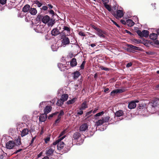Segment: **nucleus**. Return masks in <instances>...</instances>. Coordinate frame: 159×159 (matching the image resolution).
Returning a JSON list of instances; mask_svg holds the SVG:
<instances>
[{
    "instance_id": "2",
    "label": "nucleus",
    "mask_w": 159,
    "mask_h": 159,
    "mask_svg": "<svg viewBox=\"0 0 159 159\" xmlns=\"http://www.w3.org/2000/svg\"><path fill=\"white\" fill-rule=\"evenodd\" d=\"M66 137V135H64L61 138H58L55 141H57V147L58 150H61L63 149L65 145V144L61 141L63 139Z\"/></svg>"
},
{
    "instance_id": "63",
    "label": "nucleus",
    "mask_w": 159,
    "mask_h": 159,
    "mask_svg": "<svg viewBox=\"0 0 159 159\" xmlns=\"http://www.w3.org/2000/svg\"><path fill=\"white\" fill-rule=\"evenodd\" d=\"M92 27L95 30H97V31H98L99 30V28H98L97 27H96L94 25H93Z\"/></svg>"
},
{
    "instance_id": "60",
    "label": "nucleus",
    "mask_w": 159,
    "mask_h": 159,
    "mask_svg": "<svg viewBox=\"0 0 159 159\" xmlns=\"http://www.w3.org/2000/svg\"><path fill=\"white\" fill-rule=\"evenodd\" d=\"M58 115L61 116L63 115H64V112L62 110H61L60 111V112Z\"/></svg>"
},
{
    "instance_id": "38",
    "label": "nucleus",
    "mask_w": 159,
    "mask_h": 159,
    "mask_svg": "<svg viewBox=\"0 0 159 159\" xmlns=\"http://www.w3.org/2000/svg\"><path fill=\"white\" fill-rule=\"evenodd\" d=\"M16 145H20L21 144V142L20 141V138L19 137L16 140Z\"/></svg>"
},
{
    "instance_id": "13",
    "label": "nucleus",
    "mask_w": 159,
    "mask_h": 159,
    "mask_svg": "<svg viewBox=\"0 0 159 159\" xmlns=\"http://www.w3.org/2000/svg\"><path fill=\"white\" fill-rule=\"evenodd\" d=\"M52 109V107L50 105L46 106L43 110L44 113L47 115L51 111Z\"/></svg>"
},
{
    "instance_id": "33",
    "label": "nucleus",
    "mask_w": 159,
    "mask_h": 159,
    "mask_svg": "<svg viewBox=\"0 0 159 159\" xmlns=\"http://www.w3.org/2000/svg\"><path fill=\"white\" fill-rule=\"evenodd\" d=\"M117 93H121L124 92H125L127 90V89H126L125 87H123L121 89H117Z\"/></svg>"
},
{
    "instance_id": "50",
    "label": "nucleus",
    "mask_w": 159,
    "mask_h": 159,
    "mask_svg": "<svg viewBox=\"0 0 159 159\" xmlns=\"http://www.w3.org/2000/svg\"><path fill=\"white\" fill-rule=\"evenodd\" d=\"M79 34L82 36H85V34L84 33V32L81 31H80L79 33Z\"/></svg>"
},
{
    "instance_id": "42",
    "label": "nucleus",
    "mask_w": 159,
    "mask_h": 159,
    "mask_svg": "<svg viewBox=\"0 0 159 159\" xmlns=\"http://www.w3.org/2000/svg\"><path fill=\"white\" fill-rule=\"evenodd\" d=\"M66 129H65L64 130H63L62 131L60 134V135L59 136L58 138H61V136H62L64 135L66 133Z\"/></svg>"
},
{
    "instance_id": "28",
    "label": "nucleus",
    "mask_w": 159,
    "mask_h": 159,
    "mask_svg": "<svg viewBox=\"0 0 159 159\" xmlns=\"http://www.w3.org/2000/svg\"><path fill=\"white\" fill-rule=\"evenodd\" d=\"M37 27L38 29V32H39L41 33H43V32L45 28L43 26L41 25L37 26Z\"/></svg>"
},
{
    "instance_id": "64",
    "label": "nucleus",
    "mask_w": 159,
    "mask_h": 159,
    "mask_svg": "<svg viewBox=\"0 0 159 159\" xmlns=\"http://www.w3.org/2000/svg\"><path fill=\"white\" fill-rule=\"evenodd\" d=\"M134 42L137 43H140L141 41L140 40H137V39H134Z\"/></svg>"
},
{
    "instance_id": "9",
    "label": "nucleus",
    "mask_w": 159,
    "mask_h": 159,
    "mask_svg": "<svg viewBox=\"0 0 159 159\" xmlns=\"http://www.w3.org/2000/svg\"><path fill=\"white\" fill-rule=\"evenodd\" d=\"M61 32L57 28L53 29L51 31V34L52 36H56L57 35L60 34Z\"/></svg>"
},
{
    "instance_id": "17",
    "label": "nucleus",
    "mask_w": 159,
    "mask_h": 159,
    "mask_svg": "<svg viewBox=\"0 0 159 159\" xmlns=\"http://www.w3.org/2000/svg\"><path fill=\"white\" fill-rule=\"evenodd\" d=\"M55 20L56 19H55L54 18V17H52L51 19L50 18V20L48 22V25L49 26H52L53 25L55 22Z\"/></svg>"
},
{
    "instance_id": "15",
    "label": "nucleus",
    "mask_w": 159,
    "mask_h": 159,
    "mask_svg": "<svg viewBox=\"0 0 159 159\" xmlns=\"http://www.w3.org/2000/svg\"><path fill=\"white\" fill-rule=\"evenodd\" d=\"M77 65L76 59L74 58L72 59L70 61V66L71 67L75 66Z\"/></svg>"
},
{
    "instance_id": "49",
    "label": "nucleus",
    "mask_w": 159,
    "mask_h": 159,
    "mask_svg": "<svg viewBox=\"0 0 159 159\" xmlns=\"http://www.w3.org/2000/svg\"><path fill=\"white\" fill-rule=\"evenodd\" d=\"M24 15V14L23 13H22V12L18 13V17H20V18L23 17Z\"/></svg>"
},
{
    "instance_id": "53",
    "label": "nucleus",
    "mask_w": 159,
    "mask_h": 159,
    "mask_svg": "<svg viewBox=\"0 0 159 159\" xmlns=\"http://www.w3.org/2000/svg\"><path fill=\"white\" fill-rule=\"evenodd\" d=\"M60 120L57 119L55 121V122L53 124L54 125H56V124L57 123H58L60 122Z\"/></svg>"
},
{
    "instance_id": "26",
    "label": "nucleus",
    "mask_w": 159,
    "mask_h": 159,
    "mask_svg": "<svg viewBox=\"0 0 159 159\" xmlns=\"http://www.w3.org/2000/svg\"><path fill=\"white\" fill-rule=\"evenodd\" d=\"M68 98V95L67 94H64L62 95L61 99L64 102L67 100Z\"/></svg>"
},
{
    "instance_id": "24",
    "label": "nucleus",
    "mask_w": 159,
    "mask_h": 159,
    "mask_svg": "<svg viewBox=\"0 0 159 159\" xmlns=\"http://www.w3.org/2000/svg\"><path fill=\"white\" fill-rule=\"evenodd\" d=\"M97 34L99 36L102 37V38H105V36L104 35V34H105L104 32L103 31L100 29L99 30L97 31Z\"/></svg>"
},
{
    "instance_id": "22",
    "label": "nucleus",
    "mask_w": 159,
    "mask_h": 159,
    "mask_svg": "<svg viewBox=\"0 0 159 159\" xmlns=\"http://www.w3.org/2000/svg\"><path fill=\"white\" fill-rule=\"evenodd\" d=\"M81 136L80 133L78 132H76L73 135L72 138L74 139H78Z\"/></svg>"
},
{
    "instance_id": "4",
    "label": "nucleus",
    "mask_w": 159,
    "mask_h": 159,
    "mask_svg": "<svg viewBox=\"0 0 159 159\" xmlns=\"http://www.w3.org/2000/svg\"><path fill=\"white\" fill-rule=\"evenodd\" d=\"M150 39L153 41L154 43L157 45H159V41L157 40V34L152 33L149 35Z\"/></svg>"
},
{
    "instance_id": "36",
    "label": "nucleus",
    "mask_w": 159,
    "mask_h": 159,
    "mask_svg": "<svg viewBox=\"0 0 159 159\" xmlns=\"http://www.w3.org/2000/svg\"><path fill=\"white\" fill-rule=\"evenodd\" d=\"M33 2L34 4H36L39 7H40L42 5V4L38 0L34 1Z\"/></svg>"
},
{
    "instance_id": "51",
    "label": "nucleus",
    "mask_w": 159,
    "mask_h": 159,
    "mask_svg": "<svg viewBox=\"0 0 159 159\" xmlns=\"http://www.w3.org/2000/svg\"><path fill=\"white\" fill-rule=\"evenodd\" d=\"M48 9V7L47 6H43L42 7L41 9L44 11H47Z\"/></svg>"
},
{
    "instance_id": "56",
    "label": "nucleus",
    "mask_w": 159,
    "mask_h": 159,
    "mask_svg": "<svg viewBox=\"0 0 159 159\" xmlns=\"http://www.w3.org/2000/svg\"><path fill=\"white\" fill-rule=\"evenodd\" d=\"M132 65V63L131 62H129L126 65V67H129L130 66H131Z\"/></svg>"
},
{
    "instance_id": "44",
    "label": "nucleus",
    "mask_w": 159,
    "mask_h": 159,
    "mask_svg": "<svg viewBox=\"0 0 159 159\" xmlns=\"http://www.w3.org/2000/svg\"><path fill=\"white\" fill-rule=\"evenodd\" d=\"M86 63V61H83L80 67L81 69H84V66Z\"/></svg>"
},
{
    "instance_id": "54",
    "label": "nucleus",
    "mask_w": 159,
    "mask_h": 159,
    "mask_svg": "<svg viewBox=\"0 0 159 159\" xmlns=\"http://www.w3.org/2000/svg\"><path fill=\"white\" fill-rule=\"evenodd\" d=\"M111 21L116 26L119 28L120 27V26L114 20H111Z\"/></svg>"
},
{
    "instance_id": "3",
    "label": "nucleus",
    "mask_w": 159,
    "mask_h": 159,
    "mask_svg": "<svg viewBox=\"0 0 159 159\" xmlns=\"http://www.w3.org/2000/svg\"><path fill=\"white\" fill-rule=\"evenodd\" d=\"M137 34L140 37H145L146 38L148 37L149 35V32L147 30H143L141 31L140 30H138L136 31Z\"/></svg>"
},
{
    "instance_id": "11",
    "label": "nucleus",
    "mask_w": 159,
    "mask_h": 159,
    "mask_svg": "<svg viewBox=\"0 0 159 159\" xmlns=\"http://www.w3.org/2000/svg\"><path fill=\"white\" fill-rule=\"evenodd\" d=\"M88 107V104L86 101H84L81 104V107L79 108L80 110H84Z\"/></svg>"
},
{
    "instance_id": "45",
    "label": "nucleus",
    "mask_w": 159,
    "mask_h": 159,
    "mask_svg": "<svg viewBox=\"0 0 159 159\" xmlns=\"http://www.w3.org/2000/svg\"><path fill=\"white\" fill-rule=\"evenodd\" d=\"M104 113V112L103 111H102L101 112H99L98 113H97L95 115V116H101Z\"/></svg>"
},
{
    "instance_id": "16",
    "label": "nucleus",
    "mask_w": 159,
    "mask_h": 159,
    "mask_svg": "<svg viewBox=\"0 0 159 159\" xmlns=\"http://www.w3.org/2000/svg\"><path fill=\"white\" fill-rule=\"evenodd\" d=\"M30 7L29 4H26L22 8V11L24 12L29 11Z\"/></svg>"
},
{
    "instance_id": "12",
    "label": "nucleus",
    "mask_w": 159,
    "mask_h": 159,
    "mask_svg": "<svg viewBox=\"0 0 159 159\" xmlns=\"http://www.w3.org/2000/svg\"><path fill=\"white\" fill-rule=\"evenodd\" d=\"M58 66L61 71H65L66 70L68 69L67 68L66 66L61 63H58Z\"/></svg>"
},
{
    "instance_id": "62",
    "label": "nucleus",
    "mask_w": 159,
    "mask_h": 159,
    "mask_svg": "<svg viewBox=\"0 0 159 159\" xmlns=\"http://www.w3.org/2000/svg\"><path fill=\"white\" fill-rule=\"evenodd\" d=\"M98 109V107L95 108L93 111H92V112L93 113H95L97 111Z\"/></svg>"
},
{
    "instance_id": "57",
    "label": "nucleus",
    "mask_w": 159,
    "mask_h": 159,
    "mask_svg": "<svg viewBox=\"0 0 159 159\" xmlns=\"http://www.w3.org/2000/svg\"><path fill=\"white\" fill-rule=\"evenodd\" d=\"M47 6L48 7V8L49 9H51L53 7V6L51 4H48L47 5Z\"/></svg>"
},
{
    "instance_id": "7",
    "label": "nucleus",
    "mask_w": 159,
    "mask_h": 159,
    "mask_svg": "<svg viewBox=\"0 0 159 159\" xmlns=\"http://www.w3.org/2000/svg\"><path fill=\"white\" fill-rule=\"evenodd\" d=\"M62 43L65 45L68 44L70 43V40L66 36V35L65 34L64 36L63 35L62 36Z\"/></svg>"
},
{
    "instance_id": "39",
    "label": "nucleus",
    "mask_w": 159,
    "mask_h": 159,
    "mask_svg": "<svg viewBox=\"0 0 159 159\" xmlns=\"http://www.w3.org/2000/svg\"><path fill=\"white\" fill-rule=\"evenodd\" d=\"M104 6L105 8L109 11H111V7L107 4H104Z\"/></svg>"
},
{
    "instance_id": "31",
    "label": "nucleus",
    "mask_w": 159,
    "mask_h": 159,
    "mask_svg": "<svg viewBox=\"0 0 159 159\" xmlns=\"http://www.w3.org/2000/svg\"><path fill=\"white\" fill-rule=\"evenodd\" d=\"M64 101L60 98V99L58 100L57 102L56 103V104L58 106L61 107L63 104L64 103Z\"/></svg>"
},
{
    "instance_id": "14",
    "label": "nucleus",
    "mask_w": 159,
    "mask_h": 159,
    "mask_svg": "<svg viewBox=\"0 0 159 159\" xmlns=\"http://www.w3.org/2000/svg\"><path fill=\"white\" fill-rule=\"evenodd\" d=\"M63 30L61 32V33H62L64 31H66L67 35H70V27L69 26H64L63 27Z\"/></svg>"
},
{
    "instance_id": "18",
    "label": "nucleus",
    "mask_w": 159,
    "mask_h": 159,
    "mask_svg": "<svg viewBox=\"0 0 159 159\" xmlns=\"http://www.w3.org/2000/svg\"><path fill=\"white\" fill-rule=\"evenodd\" d=\"M29 132V130H28V129L27 128L24 129L22 130L21 132V136L22 137H23L25 136L28 134Z\"/></svg>"
},
{
    "instance_id": "35",
    "label": "nucleus",
    "mask_w": 159,
    "mask_h": 159,
    "mask_svg": "<svg viewBox=\"0 0 159 159\" xmlns=\"http://www.w3.org/2000/svg\"><path fill=\"white\" fill-rule=\"evenodd\" d=\"M59 113L58 112H56L50 115L48 117V119L50 120L54 116L57 115Z\"/></svg>"
},
{
    "instance_id": "23",
    "label": "nucleus",
    "mask_w": 159,
    "mask_h": 159,
    "mask_svg": "<svg viewBox=\"0 0 159 159\" xmlns=\"http://www.w3.org/2000/svg\"><path fill=\"white\" fill-rule=\"evenodd\" d=\"M29 12L31 15H35L37 13V11L35 8L30 7L29 11Z\"/></svg>"
},
{
    "instance_id": "52",
    "label": "nucleus",
    "mask_w": 159,
    "mask_h": 159,
    "mask_svg": "<svg viewBox=\"0 0 159 159\" xmlns=\"http://www.w3.org/2000/svg\"><path fill=\"white\" fill-rule=\"evenodd\" d=\"M35 139H36V137H34L32 138V139L31 143L30 144V146L32 145V144L33 143Z\"/></svg>"
},
{
    "instance_id": "37",
    "label": "nucleus",
    "mask_w": 159,
    "mask_h": 159,
    "mask_svg": "<svg viewBox=\"0 0 159 159\" xmlns=\"http://www.w3.org/2000/svg\"><path fill=\"white\" fill-rule=\"evenodd\" d=\"M110 119V117L108 116H106L104 118H102L104 123H105V122H108Z\"/></svg>"
},
{
    "instance_id": "25",
    "label": "nucleus",
    "mask_w": 159,
    "mask_h": 159,
    "mask_svg": "<svg viewBox=\"0 0 159 159\" xmlns=\"http://www.w3.org/2000/svg\"><path fill=\"white\" fill-rule=\"evenodd\" d=\"M73 74H74L73 79L74 80H76L80 75V72L77 71L74 72Z\"/></svg>"
},
{
    "instance_id": "27",
    "label": "nucleus",
    "mask_w": 159,
    "mask_h": 159,
    "mask_svg": "<svg viewBox=\"0 0 159 159\" xmlns=\"http://www.w3.org/2000/svg\"><path fill=\"white\" fill-rule=\"evenodd\" d=\"M77 98H74L72 99L69 100L68 101H67L66 102V103L68 105L73 104L75 102V101L77 100Z\"/></svg>"
},
{
    "instance_id": "10",
    "label": "nucleus",
    "mask_w": 159,
    "mask_h": 159,
    "mask_svg": "<svg viewBox=\"0 0 159 159\" xmlns=\"http://www.w3.org/2000/svg\"><path fill=\"white\" fill-rule=\"evenodd\" d=\"M47 118V115L46 114L43 113L40 115L39 117V121L41 122H44Z\"/></svg>"
},
{
    "instance_id": "43",
    "label": "nucleus",
    "mask_w": 159,
    "mask_h": 159,
    "mask_svg": "<svg viewBox=\"0 0 159 159\" xmlns=\"http://www.w3.org/2000/svg\"><path fill=\"white\" fill-rule=\"evenodd\" d=\"M117 89L113 90L111 93V95L112 96L114 95L115 94H117Z\"/></svg>"
},
{
    "instance_id": "20",
    "label": "nucleus",
    "mask_w": 159,
    "mask_h": 159,
    "mask_svg": "<svg viewBox=\"0 0 159 159\" xmlns=\"http://www.w3.org/2000/svg\"><path fill=\"white\" fill-rule=\"evenodd\" d=\"M134 24V23L131 19H128L126 20V25L129 27L133 26Z\"/></svg>"
},
{
    "instance_id": "59",
    "label": "nucleus",
    "mask_w": 159,
    "mask_h": 159,
    "mask_svg": "<svg viewBox=\"0 0 159 159\" xmlns=\"http://www.w3.org/2000/svg\"><path fill=\"white\" fill-rule=\"evenodd\" d=\"M92 112V110H91L90 111H88L87 112L86 114V116H88L91 114Z\"/></svg>"
},
{
    "instance_id": "34",
    "label": "nucleus",
    "mask_w": 159,
    "mask_h": 159,
    "mask_svg": "<svg viewBox=\"0 0 159 159\" xmlns=\"http://www.w3.org/2000/svg\"><path fill=\"white\" fill-rule=\"evenodd\" d=\"M104 123L102 119L98 120L97 122H96V125L97 126H99L102 125Z\"/></svg>"
},
{
    "instance_id": "6",
    "label": "nucleus",
    "mask_w": 159,
    "mask_h": 159,
    "mask_svg": "<svg viewBox=\"0 0 159 159\" xmlns=\"http://www.w3.org/2000/svg\"><path fill=\"white\" fill-rule=\"evenodd\" d=\"M15 143L12 141H9L6 144V147L8 149H11L13 148L15 146Z\"/></svg>"
},
{
    "instance_id": "30",
    "label": "nucleus",
    "mask_w": 159,
    "mask_h": 159,
    "mask_svg": "<svg viewBox=\"0 0 159 159\" xmlns=\"http://www.w3.org/2000/svg\"><path fill=\"white\" fill-rule=\"evenodd\" d=\"M128 48H132V50H139V47H136L131 44L128 45Z\"/></svg>"
},
{
    "instance_id": "46",
    "label": "nucleus",
    "mask_w": 159,
    "mask_h": 159,
    "mask_svg": "<svg viewBox=\"0 0 159 159\" xmlns=\"http://www.w3.org/2000/svg\"><path fill=\"white\" fill-rule=\"evenodd\" d=\"M25 20L26 22H28L30 20V17L29 16H27L26 15L25 16Z\"/></svg>"
},
{
    "instance_id": "48",
    "label": "nucleus",
    "mask_w": 159,
    "mask_h": 159,
    "mask_svg": "<svg viewBox=\"0 0 159 159\" xmlns=\"http://www.w3.org/2000/svg\"><path fill=\"white\" fill-rule=\"evenodd\" d=\"M7 0H0V3L2 5H4L7 2Z\"/></svg>"
},
{
    "instance_id": "41",
    "label": "nucleus",
    "mask_w": 159,
    "mask_h": 159,
    "mask_svg": "<svg viewBox=\"0 0 159 159\" xmlns=\"http://www.w3.org/2000/svg\"><path fill=\"white\" fill-rule=\"evenodd\" d=\"M116 9H114V10L111 9V11H110L115 17H116Z\"/></svg>"
},
{
    "instance_id": "55",
    "label": "nucleus",
    "mask_w": 159,
    "mask_h": 159,
    "mask_svg": "<svg viewBox=\"0 0 159 159\" xmlns=\"http://www.w3.org/2000/svg\"><path fill=\"white\" fill-rule=\"evenodd\" d=\"M127 51L129 52L134 53V50H133L132 48H127Z\"/></svg>"
},
{
    "instance_id": "5",
    "label": "nucleus",
    "mask_w": 159,
    "mask_h": 159,
    "mask_svg": "<svg viewBox=\"0 0 159 159\" xmlns=\"http://www.w3.org/2000/svg\"><path fill=\"white\" fill-rule=\"evenodd\" d=\"M138 100L132 101L129 103L128 105V107L130 109H132L135 108L136 106V102H138Z\"/></svg>"
},
{
    "instance_id": "29",
    "label": "nucleus",
    "mask_w": 159,
    "mask_h": 159,
    "mask_svg": "<svg viewBox=\"0 0 159 159\" xmlns=\"http://www.w3.org/2000/svg\"><path fill=\"white\" fill-rule=\"evenodd\" d=\"M57 141H55L53 143L51 144L50 147L49 148L50 149H51L53 151H54L55 150L56 146L57 145Z\"/></svg>"
},
{
    "instance_id": "8",
    "label": "nucleus",
    "mask_w": 159,
    "mask_h": 159,
    "mask_svg": "<svg viewBox=\"0 0 159 159\" xmlns=\"http://www.w3.org/2000/svg\"><path fill=\"white\" fill-rule=\"evenodd\" d=\"M88 125L87 123L82 124L80 127L79 130L80 131H85L88 129Z\"/></svg>"
},
{
    "instance_id": "19",
    "label": "nucleus",
    "mask_w": 159,
    "mask_h": 159,
    "mask_svg": "<svg viewBox=\"0 0 159 159\" xmlns=\"http://www.w3.org/2000/svg\"><path fill=\"white\" fill-rule=\"evenodd\" d=\"M116 18L117 17L119 18H121L123 16L124 14L122 10H117L116 11Z\"/></svg>"
},
{
    "instance_id": "58",
    "label": "nucleus",
    "mask_w": 159,
    "mask_h": 159,
    "mask_svg": "<svg viewBox=\"0 0 159 159\" xmlns=\"http://www.w3.org/2000/svg\"><path fill=\"white\" fill-rule=\"evenodd\" d=\"M83 113V111L82 110H80V111H79L77 112V114L79 115H82Z\"/></svg>"
},
{
    "instance_id": "61",
    "label": "nucleus",
    "mask_w": 159,
    "mask_h": 159,
    "mask_svg": "<svg viewBox=\"0 0 159 159\" xmlns=\"http://www.w3.org/2000/svg\"><path fill=\"white\" fill-rule=\"evenodd\" d=\"M120 22L121 23L123 24L124 25H126V21H125V20H120Z\"/></svg>"
},
{
    "instance_id": "21",
    "label": "nucleus",
    "mask_w": 159,
    "mask_h": 159,
    "mask_svg": "<svg viewBox=\"0 0 159 159\" xmlns=\"http://www.w3.org/2000/svg\"><path fill=\"white\" fill-rule=\"evenodd\" d=\"M123 111L121 110H119L118 111H117L115 113V116L118 117H120L123 116Z\"/></svg>"
},
{
    "instance_id": "40",
    "label": "nucleus",
    "mask_w": 159,
    "mask_h": 159,
    "mask_svg": "<svg viewBox=\"0 0 159 159\" xmlns=\"http://www.w3.org/2000/svg\"><path fill=\"white\" fill-rule=\"evenodd\" d=\"M48 12H49V14H51L52 15V17H54V16H56L57 15L55 14V12L54 11L52 10H48Z\"/></svg>"
},
{
    "instance_id": "1",
    "label": "nucleus",
    "mask_w": 159,
    "mask_h": 159,
    "mask_svg": "<svg viewBox=\"0 0 159 159\" xmlns=\"http://www.w3.org/2000/svg\"><path fill=\"white\" fill-rule=\"evenodd\" d=\"M50 17L48 15L44 16L39 15L37 16L36 20L37 21H42L43 23L46 24L49 22L50 20Z\"/></svg>"
},
{
    "instance_id": "32",
    "label": "nucleus",
    "mask_w": 159,
    "mask_h": 159,
    "mask_svg": "<svg viewBox=\"0 0 159 159\" xmlns=\"http://www.w3.org/2000/svg\"><path fill=\"white\" fill-rule=\"evenodd\" d=\"M54 151H52L51 149L49 148L48 150H47L46 152V154L47 156H52L53 153Z\"/></svg>"
},
{
    "instance_id": "47",
    "label": "nucleus",
    "mask_w": 159,
    "mask_h": 159,
    "mask_svg": "<svg viewBox=\"0 0 159 159\" xmlns=\"http://www.w3.org/2000/svg\"><path fill=\"white\" fill-rule=\"evenodd\" d=\"M50 136H48L46 138L44 139L45 143H48V142L50 141Z\"/></svg>"
}]
</instances>
